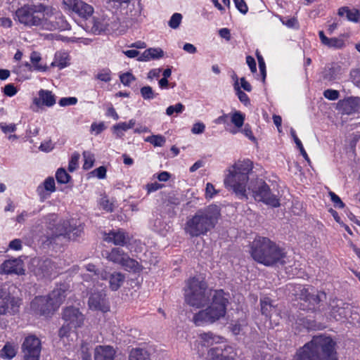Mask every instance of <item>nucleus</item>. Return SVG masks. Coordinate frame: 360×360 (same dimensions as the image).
Segmentation results:
<instances>
[{
    "label": "nucleus",
    "mask_w": 360,
    "mask_h": 360,
    "mask_svg": "<svg viewBox=\"0 0 360 360\" xmlns=\"http://www.w3.org/2000/svg\"><path fill=\"white\" fill-rule=\"evenodd\" d=\"M220 217V210L215 205L199 210L185 224V232L191 237L206 234L214 228Z\"/></svg>",
    "instance_id": "nucleus-5"
},
{
    "label": "nucleus",
    "mask_w": 360,
    "mask_h": 360,
    "mask_svg": "<svg viewBox=\"0 0 360 360\" xmlns=\"http://www.w3.org/2000/svg\"><path fill=\"white\" fill-rule=\"evenodd\" d=\"M56 178L59 184H67L69 182L71 176L63 168H59L56 173Z\"/></svg>",
    "instance_id": "nucleus-41"
},
{
    "label": "nucleus",
    "mask_w": 360,
    "mask_h": 360,
    "mask_svg": "<svg viewBox=\"0 0 360 360\" xmlns=\"http://www.w3.org/2000/svg\"><path fill=\"white\" fill-rule=\"evenodd\" d=\"M145 141L150 143L155 147H162L165 145L166 139L160 134L152 135L146 137Z\"/></svg>",
    "instance_id": "nucleus-39"
},
{
    "label": "nucleus",
    "mask_w": 360,
    "mask_h": 360,
    "mask_svg": "<svg viewBox=\"0 0 360 360\" xmlns=\"http://www.w3.org/2000/svg\"><path fill=\"white\" fill-rule=\"evenodd\" d=\"M105 129V126L103 122L100 123L93 122L91 125V130L96 131V134H101Z\"/></svg>",
    "instance_id": "nucleus-61"
},
{
    "label": "nucleus",
    "mask_w": 360,
    "mask_h": 360,
    "mask_svg": "<svg viewBox=\"0 0 360 360\" xmlns=\"http://www.w3.org/2000/svg\"><path fill=\"white\" fill-rule=\"evenodd\" d=\"M205 125L202 122H196L195 123L191 129V132L193 134H200L205 131Z\"/></svg>",
    "instance_id": "nucleus-58"
},
{
    "label": "nucleus",
    "mask_w": 360,
    "mask_h": 360,
    "mask_svg": "<svg viewBox=\"0 0 360 360\" xmlns=\"http://www.w3.org/2000/svg\"><path fill=\"white\" fill-rule=\"evenodd\" d=\"M260 305L262 314L270 319L272 313L276 310L271 300L266 297L261 298Z\"/></svg>",
    "instance_id": "nucleus-33"
},
{
    "label": "nucleus",
    "mask_w": 360,
    "mask_h": 360,
    "mask_svg": "<svg viewBox=\"0 0 360 360\" xmlns=\"http://www.w3.org/2000/svg\"><path fill=\"white\" fill-rule=\"evenodd\" d=\"M77 98L76 97H64L59 100V105L65 107L77 104Z\"/></svg>",
    "instance_id": "nucleus-54"
},
{
    "label": "nucleus",
    "mask_w": 360,
    "mask_h": 360,
    "mask_svg": "<svg viewBox=\"0 0 360 360\" xmlns=\"http://www.w3.org/2000/svg\"><path fill=\"white\" fill-rule=\"evenodd\" d=\"M25 270L17 259L6 260L1 266V272L6 274H23Z\"/></svg>",
    "instance_id": "nucleus-25"
},
{
    "label": "nucleus",
    "mask_w": 360,
    "mask_h": 360,
    "mask_svg": "<svg viewBox=\"0 0 360 360\" xmlns=\"http://www.w3.org/2000/svg\"><path fill=\"white\" fill-rule=\"evenodd\" d=\"M84 268L89 273L84 275L83 278L84 281H87L89 278L94 281L101 278V274L103 271H100L94 264H88L84 265Z\"/></svg>",
    "instance_id": "nucleus-35"
},
{
    "label": "nucleus",
    "mask_w": 360,
    "mask_h": 360,
    "mask_svg": "<svg viewBox=\"0 0 360 360\" xmlns=\"http://www.w3.org/2000/svg\"><path fill=\"white\" fill-rule=\"evenodd\" d=\"M251 256L257 262L265 266L284 264L285 250L266 237L258 236L251 244Z\"/></svg>",
    "instance_id": "nucleus-4"
},
{
    "label": "nucleus",
    "mask_w": 360,
    "mask_h": 360,
    "mask_svg": "<svg viewBox=\"0 0 360 360\" xmlns=\"http://www.w3.org/2000/svg\"><path fill=\"white\" fill-rule=\"evenodd\" d=\"M121 82L124 86H129L130 84L136 80V77L131 72L123 73L120 75Z\"/></svg>",
    "instance_id": "nucleus-50"
},
{
    "label": "nucleus",
    "mask_w": 360,
    "mask_h": 360,
    "mask_svg": "<svg viewBox=\"0 0 360 360\" xmlns=\"http://www.w3.org/2000/svg\"><path fill=\"white\" fill-rule=\"evenodd\" d=\"M83 157L84 159V162L83 165V168L85 170H88L91 169L94 163V157L89 152L84 151L83 153Z\"/></svg>",
    "instance_id": "nucleus-46"
},
{
    "label": "nucleus",
    "mask_w": 360,
    "mask_h": 360,
    "mask_svg": "<svg viewBox=\"0 0 360 360\" xmlns=\"http://www.w3.org/2000/svg\"><path fill=\"white\" fill-rule=\"evenodd\" d=\"M79 159V153H75L74 154H72L71 159L69 162V165H68V170L70 172H72L76 169V168L78 166Z\"/></svg>",
    "instance_id": "nucleus-52"
},
{
    "label": "nucleus",
    "mask_w": 360,
    "mask_h": 360,
    "mask_svg": "<svg viewBox=\"0 0 360 360\" xmlns=\"http://www.w3.org/2000/svg\"><path fill=\"white\" fill-rule=\"evenodd\" d=\"M117 17L112 16V19L107 17L94 18L91 31L96 34L102 32H110L117 29L118 23L116 22Z\"/></svg>",
    "instance_id": "nucleus-13"
},
{
    "label": "nucleus",
    "mask_w": 360,
    "mask_h": 360,
    "mask_svg": "<svg viewBox=\"0 0 360 360\" xmlns=\"http://www.w3.org/2000/svg\"><path fill=\"white\" fill-rule=\"evenodd\" d=\"M140 93L142 98L145 100L153 99L158 95V94L153 91L152 87L150 86H145L141 88Z\"/></svg>",
    "instance_id": "nucleus-43"
},
{
    "label": "nucleus",
    "mask_w": 360,
    "mask_h": 360,
    "mask_svg": "<svg viewBox=\"0 0 360 360\" xmlns=\"http://www.w3.org/2000/svg\"><path fill=\"white\" fill-rule=\"evenodd\" d=\"M346 14L348 20L358 22L360 19V11L358 9H349L348 7L344 6L338 9V15L343 16Z\"/></svg>",
    "instance_id": "nucleus-32"
},
{
    "label": "nucleus",
    "mask_w": 360,
    "mask_h": 360,
    "mask_svg": "<svg viewBox=\"0 0 360 360\" xmlns=\"http://www.w3.org/2000/svg\"><path fill=\"white\" fill-rule=\"evenodd\" d=\"M47 297L56 310L65 297V290L61 288L54 289Z\"/></svg>",
    "instance_id": "nucleus-31"
},
{
    "label": "nucleus",
    "mask_w": 360,
    "mask_h": 360,
    "mask_svg": "<svg viewBox=\"0 0 360 360\" xmlns=\"http://www.w3.org/2000/svg\"><path fill=\"white\" fill-rule=\"evenodd\" d=\"M184 296L185 302L196 308L203 307L208 302L210 297H212L210 305L193 316V321L196 326L212 323L224 317L226 313L229 294L225 293L223 290L208 289L206 282L203 280L195 277L189 279Z\"/></svg>",
    "instance_id": "nucleus-1"
},
{
    "label": "nucleus",
    "mask_w": 360,
    "mask_h": 360,
    "mask_svg": "<svg viewBox=\"0 0 360 360\" xmlns=\"http://www.w3.org/2000/svg\"><path fill=\"white\" fill-rule=\"evenodd\" d=\"M233 88L236 91V95L238 97V99L241 103H243L245 105H248L250 104V101L248 96L240 89L239 86V84H233Z\"/></svg>",
    "instance_id": "nucleus-42"
},
{
    "label": "nucleus",
    "mask_w": 360,
    "mask_h": 360,
    "mask_svg": "<svg viewBox=\"0 0 360 360\" xmlns=\"http://www.w3.org/2000/svg\"><path fill=\"white\" fill-rule=\"evenodd\" d=\"M231 121L236 128L240 129L244 124L245 115L240 111H236L231 114Z\"/></svg>",
    "instance_id": "nucleus-40"
},
{
    "label": "nucleus",
    "mask_w": 360,
    "mask_h": 360,
    "mask_svg": "<svg viewBox=\"0 0 360 360\" xmlns=\"http://www.w3.org/2000/svg\"><path fill=\"white\" fill-rule=\"evenodd\" d=\"M0 128L5 134L14 132L16 130V127L14 124L7 125L5 123H0Z\"/></svg>",
    "instance_id": "nucleus-64"
},
{
    "label": "nucleus",
    "mask_w": 360,
    "mask_h": 360,
    "mask_svg": "<svg viewBox=\"0 0 360 360\" xmlns=\"http://www.w3.org/2000/svg\"><path fill=\"white\" fill-rule=\"evenodd\" d=\"M335 345L329 336H314L297 352L293 360H338Z\"/></svg>",
    "instance_id": "nucleus-3"
},
{
    "label": "nucleus",
    "mask_w": 360,
    "mask_h": 360,
    "mask_svg": "<svg viewBox=\"0 0 360 360\" xmlns=\"http://www.w3.org/2000/svg\"><path fill=\"white\" fill-rule=\"evenodd\" d=\"M107 258L113 263L120 264L127 271L136 272L141 269L139 262L130 258L129 255L120 248H113L108 253Z\"/></svg>",
    "instance_id": "nucleus-9"
},
{
    "label": "nucleus",
    "mask_w": 360,
    "mask_h": 360,
    "mask_svg": "<svg viewBox=\"0 0 360 360\" xmlns=\"http://www.w3.org/2000/svg\"><path fill=\"white\" fill-rule=\"evenodd\" d=\"M21 304V300L11 297L6 285L0 288V314H15Z\"/></svg>",
    "instance_id": "nucleus-10"
},
{
    "label": "nucleus",
    "mask_w": 360,
    "mask_h": 360,
    "mask_svg": "<svg viewBox=\"0 0 360 360\" xmlns=\"http://www.w3.org/2000/svg\"><path fill=\"white\" fill-rule=\"evenodd\" d=\"M200 337L201 340L203 341L204 345L207 346L211 345L214 343L219 342L221 338L220 336L214 335L211 332L201 333L200 335Z\"/></svg>",
    "instance_id": "nucleus-38"
},
{
    "label": "nucleus",
    "mask_w": 360,
    "mask_h": 360,
    "mask_svg": "<svg viewBox=\"0 0 360 360\" xmlns=\"http://www.w3.org/2000/svg\"><path fill=\"white\" fill-rule=\"evenodd\" d=\"M129 360H149V356L146 350L136 348L131 351Z\"/></svg>",
    "instance_id": "nucleus-37"
},
{
    "label": "nucleus",
    "mask_w": 360,
    "mask_h": 360,
    "mask_svg": "<svg viewBox=\"0 0 360 360\" xmlns=\"http://www.w3.org/2000/svg\"><path fill=\"white\" fill-rule=\"evenodd\" d=\"M44 188L46 191L49 192H54L56 191L55 181L53 177H48L44 181Z\"/></svg>",
    "instance_id": "nucleus-55"
},
{
    "label": "nucleus",
    "mask_w": 360,
    "mask_h": 360,
    "mask_svg": "<svg viewBox=\"0 0 360 360\" xmlns=\"http://www.w3.org/2000/svg\"><path fill=\"white\" fill-rule=\"evenodd\" d=\"M89 307L95 311L106 312L110 310V305L103 290L91 292L88 300Z\"/></svg>",
    "instance_id": "nucleus-14"
},
{
    "label": "nucleus",
    "mask_w": 360,
    "mask_h": 360,
    "mask_svg": "<svg viewBox=\"0 0 360 360\" xmlns=\"http://www.w3.org/2000/svg\"><path fill=\"white\" fill-rule=\"evenodd\" d=\"M329 195L330 196V200L333 202L335 207L340 209L345 207V203L335 193L330 191Z\"/></svg>",
    "instance_id": "nucleus-53"
},
{
    "label": "nucleus",
    "mask_w": 360,
    "mask_h": 360,
    "mask_svg": "<svg viewBox=\"0 0 360 360\" xmlns=\"http://www.w3.org/2000/svg\"><path fill=\"white\" fill-rule=\"evenodd\" d=\"M248 189L251 191L255 200L262 202L273 207L280 206V199L274 194L269 185L262 179L251 181L248 186Z\"/></svg>",
    "instance_id": "nucleus-7"
},
{
    "label": "nucleus",
    "mask_w": 360,
    "mask_h": 360,
    "mask_svg": "<svg viewBox=\"0 0 360 360\" xmlns=\"http://www.w3.org/2000/svg\"><path fill=\"white\" fill-rule=\"evenodd\" d=\"M95 78L104 82H109L111 80V71L108 68L102 69L96 75Z\"/></svg>",
    "instance_id": "nucleus-45"
},
{
    "label": "nucleus",
    "mask_w": 360,
    "mask_h": 360,
    "mask_svg": "<svg viewBox=\"0 0 360 360\" xmlns=\"http://www.w3.org/2000/svg\"><path fill=\"white\" fill-rule=\"evenodd\" d=\"M290 134H291V136H292V138L294 139L295 143H296L297 148H299L301 155L304 157V158L306 160L309 161V157L307 155V153L305 151L301 141L297 136L296 133H295V130L293 129H291Z\"/></svg>",
    "instance_id": "nucleus-44"
},
{
    "label": "nucleus",
    "mask_w": 360,
    "mask_h": 360,
    "mask_svg": "<svg viewBox=\"0 0 360 360\" xmlns=\"http://www.w3.org/2000/svg\"><path fill=\"white\" fill-rule=\"evenodd\" d=\"M341 67L337 63L326 65L321 72L322 80L325 82H332L340 79Z\"/></svg>",
    "instance_id": "nucleus-22"
},
{
    "label": "nucleus",
    "mask_w": 360,
    "mask_h": 360,
    "mask_svg": "<svg viewBox=\"0 0 360 360\" xmlns=\"http://www.w3.org/2000/svg\"><path fill=\"white\" fill-rule=\"evenodd\" d=\"M4 93L8 96H13L17 93V89L13 84H6L4 88Z\"/></svg>",
    "instance_id": "nucleus-59"
},
{
    "label": "nucleus",
    "mask_w": 360,
    "mask_h": 360,
    "mask_svg": "<svg viewBox=\"0 0 360 360\" xmlns=\"http://www.w3.org/2000/svg\"><path fill=\"white\" fill-rule=\"evenodd\" d=\"M184 105L181 104V103H178L175 104L174 105H169L166 109V114L169 116H171L173 115L174 112H176L177 114L181 113L184 110Z\"/></svg>",
    "instance_id": "nucleus-49"
},
{
    "label": "nucleus",
    "mask_w": 360,
    "mask_h": 360,
    "mask_svg": "<svg viewBox=\"0 0 360 360\" xmlns=\"http://www.w3.org/2000/svg\"><path fill=\"white\" fill-rule=\"evenodd\" d=\"M104 240L108 243H112L115 245L124 246L129 240V234L122 229L110 231L105 235Z\"/></svg>",
    "instance_id": "nucleus-18"
},
{
    "label": "nucleus",
    "mask_w": 360,
    "mask_h": 360,
    "mask_svg": "<svg viewBox=\"0 0 360 360\" xmlns=\"http://www.w3.org/2000/svg\"><path fill=\"white\" fill-rule=\"evenodd\" d=\"M300 298L305 302L309 303L307 305L308 309H314V307L321 301V297L319 294L310 292L309 289L305 288H302L300 290Z\"/></svg>",
    "instance_id": "nucleus-26"
},
{
    "label": "nucleus",
    "mask_w": 360,
    "mask_h": 360,
    "mask_svg": "<svg viewBox=\"0 0 360 360\" xmlns=\"http://www.w3.org/2000/svg\"><path fill=\"white\" fill-rule=\"evenodd\" d=\"M116 350L110 345H98L94 349V360H116Z\"/></svg>",
    "instance_id": "nucleus-21"
},
{
    "label": "nucleus",
    "mask_w": 360,
    "mask_h": 360,
    "mask_svg": "<svg viewBox=\"0 0 360 360\" xmlns=\"http://www.w3.org/2000/svg\"><path fill=\"white\" fill-rule=\"evenodd\" d=\"M101 280H108L110 288L113 290H117L121 285L123 284L125 276L120 272L109 273L105 271H103L101 274Z\"/></svg>",
    "instance_id": "nucleus-19"
},
{
    "label": "nucleus",
    "mask_w": 360,
    "mask_h": 360,
    "mask_svg": "<svg viewBox=\"0 0 360 360\" xmlns=\"http://www.w3.org/2000/svg\"><path fill=\"white\" fill-rule=\"evenodd\" d=\"M210 354L212 360H233L236 356L231 347L212 348L210 351Z\"/></svg>",
    "instance_id": "nucleus-24"
},
{
    "label": "nucleus",
    "mask_w": 360,
    "mask_h": 360,
    "mask_svg": "<svg viewBox=\"0 0 360 360\" xmlns=\"http://www.w3.org/2000/svg\"><path fill=\"white\" fill-rule=\"evenodd\" d=\"M181 20H182L181 14L175 13L172 15V17L168 22V25L171 28L176 29L179 27V26L181 22Z\"/></svg>",
    "instance_id": "nucleus-48"
},
{
    "label": "nucleus",
    "mask_w": 360,
    "mask_h": 360,
    "mask_svg": "<svg viewBox=\"0 0 360 360\" xmlns=\"http://www.w3.org/2000/svg\"><path fill=\"white\" fill-rule=\"evenodd\" d=\"M63 4L66 9L83 18L90 17L94 13L93 7L82 0H63Z\"/></svg>",
    "instance_id": "nucleus-12"
},
{
    "label": "nucleus",
    "mask_w": 360,
    "mask_h": 360,
    "mask_svg": "<svg viewBox=\"0 0 360 360\" xmlns=\"http://www.w3.org/2000/svg\"><path fill=\"white\" fill-rule=\"evenodd\" d=\"M18 347L14 343L6 342L0 351V356L4 359H13L17 353Z\"/></svg>",
    "instance_id": "nucleus-34"
},
{
    "label": "nucleus",
    "mask_w": 360,
    "mask_h": 360,
    "mask_svg": "<svg viewBox=\"0 0 360 360\" xmlns=\"http://www.w3.org/2000/svg\"><path fill=\"white\" fill-rule=\"evenodd\" d=\"M18 21L25 26L39 27L46 30L64 29L61 13L43 4H27L15 11Z\"/></svg>",
    "instance_id": "nucleus-2"
},
{
    "label": "nucleus",
    "mask_w": 360,
    "mask_h": 360,
    "mask_svg": "<svg viewBox=\"0 0 360 360\" xmlns=\"http://www.w3.org/2000/svg\"><path fill=\"white\" fill-rule=\"evenodd\" d=\"M319 36L321 42L328 48L340 49L345 46L343 39L337 37L328 38L324 34L323 31H319Z\"/></svg>",
    "instance_id": "nucleus-27"
},
{
    "label": "nucleus",
    "mask_w": 360,
    "mask_h": 360,
    "mask_svg": "<svg viewBox=\"0 0 360 360\" xmlns=\"http://www.w3.org/2000/svg\"><path fill=\"white\" fill-rule=\"evenodd\" d=\"M330 304V315L336 321H342L344 319H347L349 316L352 317L353 313L352 311V307L349 304L341 300H334Z\"/></svg>",
    "instance_id": "nucleus-16"
},
{
    "label": "nucleus",
    "mask_w": 360,
    "mask_h": 360,
    "mask_svg": "<svg viewBox=\"0 0 360 360\" xmlns=\"http://www.w3.org/2000/svg\"><path fill=\"white\" fill-rule=\"evenodd\" d=\"M81 358L82 360H91V354L89 352L86 345L82 344V345Z\"/></svg>",
    "instance_id": "nucleus-62"
},
{
    "label": "nucleus",
    "mask_w": 360,
    "mask_h": 360,
    "mask_svg": "<svg viewBox=\"0 0 360 360\" xmlns=\"http://www.w3.org/2000/svg\"><path fill=\"white\" fill-rule=\"evenodd\" d=\"M63 319L65 323L77 328L81 327L84 323V316L77 308L67 307L63 313Z\"/></svg>",
    "instance_id": "nucleus-17"
},
{
    "label": "nucleus",
    "mask_w": 360,
    "mask_h": 360,
    "mask_svg": "<svg viewBox=\"0 0 360 360\" xmlns=\"http://www.w3.org/2000/svg\"><path fill=\"white\" fill-rule=\"evenodd\" d=\"M39 149L44 152H50L53 149V144L51 140L42 142L39 146Z\"/></svg>",
    "instance_id": "nucleus-63"
},
{
    "label": "nucleus",
    "mask_w": 360,
    "mask_h": 360,
    "mask_svg": "<svg viewBox=\"0 0 360 360\" xmlns=\"http://www.w3.org/2000/svg\"><path fill=\"white\" fill-rule=\"evenodd\" d=\"M41 58L39 53L36 51H33L30 55V62L34 67L35 70L39 72H45L47 70V67L46 65H42L39 64Z\"/></svg>",
    "instance_id": "nucleus-36"
},
{
    "label": "nucleus",
    "mask_w": 360,
    "mask_h": 360,
    "mask_svg": "<svg viewBox=\"0 0 360 360\" xmlns=\"http://www.w3.org/2000/svg\"><path fill=\"white\" fill-rule=\"evenodd\" d=\"M153 230L163 233L165 231H167V224L162 221V218L157 217L153 224Z\"/></svg>",
    "instance_id": "nucleus-47"
},
{
    "label": "nucleus",
    "mask_w": 360,
    "mask_h": 360,
    "mask_svg": "<svg viewBox=\"0 0 360 360\" xmlns=\"http://www.w3.org/2000/svg\"><path fill=\"white\" fill-rule=\"evenodd\" d=\"M30 309L36 314L49 316L56 311L47 296L36 297L30 303Z\"/></svg>",
    "instance_id": "nucleus-15"
},
{
    "label": "nucleus",
    "mask_w": 360,
    "mask_h": 360,
    "mask_svg": "<svg viewBox=\"0 0 360 360\" xmlns=\"http://www.w3.org/2000/svg\"><path fill=\"white\" fill-rule=\"evenodd\" d=\"M70 56L68 53L65 51H57L54 56V60L51 63V67H58L59 69H63L64 68L70 65Z\"/></svg>",
    "instance_id": "nucleus-29"
},
{
    "label": "nucleus",
    "mask_w": 360,
    "mask_h": 360,
    "mask_svg": "<svg viewBox=\"0 0 360 360\" xmlns=\"http://www.w3.org/2000/svg\"><path fill=\"white\" fill-rule=\"evenodd\" d=\"M82 232V229L79 226H77L76 224H73V220H64L62 223L58 224L56 228V231L48 236L47 241L49 244H51L55 240L60 237L63 236L70 240H76Z\"/></svg>",
    "instance_id": "nucleus-8"
},
{
    "label": "nucleus",
    "mask_w": 360,
    "mask_h": 360,
    "mask_svg": "<svg viewBox=\"0 0 360 360\" xmlns=\"http://www.w3.org/2000/svg\"><path fill=\"white\" fill-rule=\"evenodd\" d=\"M57 265L51 259H40L37 264L36 274L42 277L50 276L56 273Z\"/></svg>",
    "instance_id": "nucleus-23"
},
{
    "label": "nucleus",
    "mask_w": 360,
    "mask_h": 360,
    "mask_svg": "<svg viewBox=\"0 0 360 360\" xmlns=\"http://www.w3.org/2000/svg\"><path fill=\"white\" fill-rule=\"evenodd\" d=\"M252 168L253 163L250 160L238 161L235 163L230 174L224 179L226 186L233 189L240 198H248L246 188Z\"/></svg>",
    "instance_id": "nucleus-6"
},
{
    "label": "nucleus",
    "mask_w": 360,
    "mask_h": 360,
    "mask_svg": "<svg viewBox=\"0 0 360 360\" xmlns=\"http://www.w3.org/2000/svg\"><path fill=\"white\" fill-rule=\"evenodd\" d=\"M114 132L117 134V136L120 137L122 136V134H120V131H127L129 129L127 122H120L112 127Z\"/></svg>",
    "instance_id": "nucleus-57"
},
{
    "label": "nucleus",
    "mask_w": 360,
    "mask_h": 360,
    "mask_svg": "<svg viewBox=\"0 0 360 360\" xmlns=\"http://www.w3.org/2000/svg\"><path fill=\"white\" fill-rule=\"evenodd\" d=\"M101 206L103 210L108 212H112L113 205L112 203L110 202L109 200L106 197H103L101 199Z\"/></svg>",
    "instance_id": "nucleus-60"
},
{
    "label": "nucleus",
    "mask_w": 360,
    "mask_h": 360,
    "mask_svg": "<svg viewBox=\"0 0 360 360\" xmlns=\"http://www.w3.org/2000/svg\"><path fill=\"white\" fill-rule=\"evenodd\" d=\"M217 191L214 188V186L211 183H207L206 184L205 188V198L207 199H211L214 197V195L217 193Z\"/></svg>",
    "instance_id": "nucleus-56"
},
{
    "label": "nucleus",
    "mask_w": 360,
    "mask_h": 360,
    "mask_svg": "<svg viewBox=\"0 0 360 360\" xmlns=\"http://www.w3.org/2000/svg\"><path fill=\"white\" fill-rule=\"evenodd\" d=\"M41 349V341L34 335L25 338L22 345L25 360H39Z\"/></svg>",
    "instance_id": "nucleus-11"
},
{
    "label": "nucleus",
    "mask_w": 360,
    "mask_h": 360,
    "mask_svg": "<svg viewBox=\"0 0 360 360\" xmlns=\"http://www.w3.org/2000/svg\"><path fill=\"white\" fill-rule=\"evenodd\" d=\"M56 101V96L49 90L40 89L38 97L33 99V103L37 107H52Z\"/></svg>",
    "instance_id": "nucleus-20"
},
{
    "label": "nucleus",
    "mask_w": 360,
    "mask_h": 360,
    "mask_svg": "<svg viewBox=\"0 0 360 360\" xmlns=\"http://www.w3.org/2000/svg\"><path fill=\"white\" fill-rule=\"evenodd\" d=\"M323 96L330 101H335L338 99L340 93L337 90L328 89L323 91Z\"/></svg>",
    "instance_id": "nucleus-51"
},
{
    "label": "nucleus",
    "mask_w": 360,
    "mask_h": 360,
    "mask_svg": "<svg viewBox=\"0 0 360 360\" xmlns=\"http://www.w3.org/2000/svg\"><path fill=\"white\" fill-rule=\"evenodd\" d=\"M164 56V51L160 48H149L145 50L139 57V61H148L150 59H159Z\"/></svg>",
    "instance_id": "nucleus-30"
},
{
    "label": "nucleus",
    "mask_w": 360,
    "mask_h": 360,
    "mask_svg": "<svg viewBox=\"0 0 360 360\" xmlns=\"http://www.w3.org/2000/svg\"><path fill=\"white\" fill-rule=\"evenodd\" d=\"M342 106L343 111L347 115H351L354 112H356L360 109V98H347L342 101Z\"/></svg>",
    "instance_id": "nucleus-28"
}]
</instances>
